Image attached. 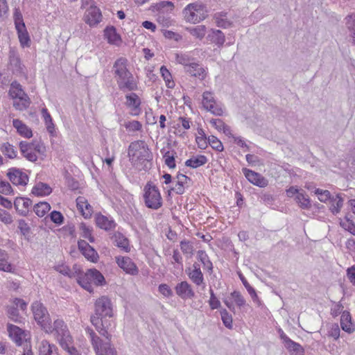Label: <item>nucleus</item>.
<instances>
[{
  "instance_id": "aec40b11",
  "label": "nucleus",
  "mask_w": 355,
  "mask_h": 355,
  "mask_svg": "<svg viewBox=\"0 0 355 355\" xmlns=\"http://www.w3.org/2000/svg\"><path fill=\"white\" fill-rule=\"evenodd\" d=\"M185 71L191 76L198 78L200 80H204L207 76V71L205 69L194 62L191 63V64H189L188 68H185Z\"/></svg>"
},
{
  "instance_id": "6e6552de",
  "label": "nucleus",
  "mask_w": 355,
  "mask_h": 355,
  "mask_svg": "<svg viewBox=\"0 0 355 355\" xmlns=\"http://www.w3.org/2000/svg\"><path fill=\"white\" fill-rule=\"evenodd\" d=\"M92 346L96 355H117L116 351L111 347L110 342L103 343L102 340L96 334L93 329H87Z\"/></svg>"
},
{
  "instance_id": "3c124183",
  "label": "nucleus",
  "mask_w": 355,
  "mask_h": 355,
  "mask_svg": "<svg viewBox=\"0 0 355 355\" xmlns=\"http://www.w3.org/2000/svg\"><path fill=\"white\" fill-rule=\"evenodd\" d=\"M160 73L163 77L166 85L168 88H173L174 87V82L171 80L172 76L169 71L165 66H162L160 68Z\"/></svg>"
},
{
  "instance_id": "79ce46f5",
  "label": "nucleus",
  "mask_w": 355,
  "mask_h": 355,
  "mask_svg": "<svg viewBox=\"0 0 355 355\" xmlns=\"http://www.w3.org/2000/svg\"><path fill=\"white\" fill-rule=\"evenodd\" d=\"M7 313L8 318L15 322L21 323L22 318L19 315L18 309L15 306H7Z\"/></svg>"
},
{
  "instance_id": "338daca9",
  "label": "nucleus",
  "mask_w": 355,
  "mask_h": 355,
  "mask_svg": "<svg viewBox=\"0 0 355 355\" xmlns=\"http://www.w3.org/2000/svg\"><path fill=\"white\" fill-rule=\"evenodd\" d=\"M158 291L164 296L170 297L173 296V291L171 288L166 284H162L158 287Z\"/></svg>"
},
{
  "instance_id": "cd10ccee",
  "label": "nucleus",
  "mask_w": 355,
  "mask_h": 355,
  "mask_svg": "<svg viewBox=\"0 0 355 355\" xmlns=\"http://www.w3.org/2000/svg\"><path fill=\"white\" fill-rule=\"evenodd\" d=\"M104 35L108 42L112 44H118L121 40L120 35L116 33V28L113 26L106 27L104 30Z\"/></svg>"
},
{
  "instance_id": "b1692460",
  "label": "nucleus",
  "mask_w": 355,
  "mask_h": 355,
  "mask_svg": "<svg viewBox=\"0 0 355 355\" xmlns=\"http://www.w3.org/2000/svg\"><path fill=\"white\" fill-rule=\"evenodd\" d=\"M340 326L343 331L349 334L354 331V325L352 322V317L349 311H343L340 317Z\"/></svg>"
},
{
  "instance_id": "2f4dec72",
  "label": "nucleus",
  "mask_w": 355,
  "mask_h": 355,
  "mask_svg": "<svg viewBox=\"0 0 355 355\" xmlns=\"http://www.w3.org/2000/svg\"><path fill=\"white\" fill-rule=\"evenodd\" d=\"M207 162V157L202 155H199L197 156H192L190 159H187L185 162V165L192 168H196L205 165Z\"/></svg>"
},
{
  "instance_id": "a878e982",
  "label": "nucleus",
  "mask_w": 355,
  "mask_h": 355,
  "mask_svg": "<svg viewBox=\"0 0 355 355\" xmlns=\"http://www.w3.org/2000/svg\"><path fill=\"white\" fill-rule=\"evenodd\" d=\"M112 239L114 243H116V245L117 247L121 248L125 252H130V248L129 241L123 234L120 232L114 233L112 236Z\"/></svg>"
},
{
  "instance_id": "7c9ffc66",
  "label": "nucleus",
  "mask_w": 355,
  "mask_h": 355,
  "mask_svg": "<svg viewBox=\"0 0 355 355\" xmlns=\"http://www.w3.org/2000/svg\"><path fill=\"white\" fill-rule=\"evenodd\" d=\"M52 192V189L46 183L38 182L32 189V193L37 196H48Z\"/></svg>"
},
{
  "instance_id": "13d9d810",
  "label": "nucleus",
  "mask_w": 355,
  "mask_h": 355,
  "mask_svg": "<svg viewBox=\"0 0 355 355\" xmlns=\"http://www.w3.org/2000/svg\"><path fill=\"white\" fill-rule=\"evenodd\" d=\"M210 299L209 300V304L210 306L211 309H216L220 307V302L218 300L216 296L215 295L214 291L210 288Z\"/></svg>"
},
{
  "instance_id": "bb28decb",
  "label": "nucleus",
  "mask_w": 355,
  "mask_h": 355,
  "mask_svg": "<svg viewBox=\"0 0 355 355\" xmlns=\"http://www.w3.org/2000/svg\"><path fill=\"white\" fill-rule=\"evenodd\" d=\"M217 26L227 28L232 25V21L228 19L227 13L225 12H216L214 17Z\"/></svg>"
},
{
  "instance_id": "f257e3e1",
  "label": "nucleus",
  "mask_w": 355,
  "mask_h": 355,
  "mask_svg": "<svg viewBox=\"0 0 355 355\" xmlns=\"http://www.w3.org/2000/svg\"><path fill=\"white\" fill-rule=\"evenodd\" d=\"M94 305V314L91 316V322L102 336L110 341L112 335L110 332L113 328L111 300L106 296H102L96 300Z\"/></svg>"
},
{
  "instance_id": "c9c22d12",
  "label": "nucleus",
  "mask_w": 355,
  "mask_h": 355,
  "mask_svg": "<svg viewBox=\"0 0 355 355\" xmlns=\"http://www.w3.org/2000/svg\"><path fill=\"white\" fill-rule=\"evenodd\" d=\"M17 32L18 37L21 45L24 46H28L30 44V37L26 30V26H20V28H16Z\"/></svg>"
},
{
  "instance_id": "412c9836",
  "label": "nucleus",
  "mask_w": 355,
  "mask_h": 355,
  "mask_svg": "<svg viewBox=\"0 0 355 355\" xmlns=\"http://www.w3.org/2000/svg\"><path fill=\"white\" fill-rule=\"evenodd\" d=\"M207 39L211 43L215 44L218 47H221L225 41L224 33L217 29H211L207 36Z\"/></svg>"
},
{
  "instance_id": "ddd939ff",
  "label": "nucleus",
  "mask_w": 355,
  "mask_h": 355,
  "mask_svg": "<svg viewBox=\"0 0 355 355\" xmlns=\"http://www.w3.org/2000/svg\"><path fill=\"white\" fill-rule=\"evenodd\" d=\"M102 19V14L98 8L91 6L85 12V21L90 26L97 25Z\"/></svg>"
},
{
  "instance_id": "09e8293b",
  "label": "nucleus",
  "mask_w": 355,
  "mask_h": 355,
  "mask_svg": "<svg viewBox=\"0 0 355 355\" xmlns=\"http://www.w3.org/2000/svg\"><path fill=\"white\" fill-rule=\"evenodd\" d=\"M221 320L225 327L229 329H232L233 327L232 324V316L230 315L226 309H222L220 311Z\"/></svg>"
},
{
  "instance_id": "a18cd8bd",
  "label": "nucleus",
  "mask_w": 355,
  "mask_h": 355,
  "mask_svg": "<svg viewBox=\"0 0 355 355\" xmlns=\"http://www.w3.org/2000/svg\"><path fill=\"white\" fill-rule=\"evenodd\" d=\"M193 58H191L189 55L185 53H176L175 60L178 63L184 65L186 68L189 67V64L193 62Z\"/></svg>"
},
{
  "instance_id": "39448f33",
  "label": "nucleus",
  "mask_w": 355,
  "mask_h": 355,
  "mask_svg": "<svg viewBox=\"0 0 355 355\" xmlns=\"http://www.w3.org/2000/svg\"><path fill=\"white\" fill-rule=\"evenodd\" d=\"M144 191V202L148 208L157 210L162 206V198L157 186L148 182L145 185Z\"/></svg>"
},
{
  "instance_id": "1a4fd4ad",
  "label": "nucleus",
  "mask_w": 355,
  "mask_h": 355,
  "mask_svg": "<svg viewBox=\"0 0 355 355\" xmlns=\"http://www.w3.org/2000/svg\"><path fill=\"white\" fill-rule=\"evenodd\" d=\"M53 332L56 334L59 343L67 339L69 340L71 337L64 322L60 319L55 320L53 324L51 322V331L46 333L52 334Z\"/></svg>"
},
{
  "instance_id": "e433bc0d",
  "label": "nucleus",
  "mask_w": 355,
  "mask_h": 355,
  "mask_svg": "<svg viewBox=\"0 0 355 355\" xmlns=\"http://www.w3.org/2000/svg\"><path fill=\"white\" fill-rule=\"evenodd\" d=\"M0 150L9 159H14L17 157V150L15 147L8 142H5L1 144Z\"/></svg>"
},
{
  "instance_id": "864d4df0",
  "label": "nucleus",
  "mask_w": 355,
  "mask_h": 355,
  "mask_svg": "<svg viewBox=\"0 0 355 355\" xmlns=\"http://www.w3.org/2000/svg\"><path fill=\"white\" fill-rule=\"evenodd\" d=\"M207 140L208 144H209L213 149L218 152L223 150V144L214 135L209 136Z\"/></svg>"
},
{
  "instance_id": "2eb2a0df",
  "label": "nucleus",
  "mask_w": 355,
  "mask_h": 355,
  "mask_svg": "<svg viewBox=\"0 0 355 355\" xmlns=\"http://www.w3.org/2000/svg\"><path fill=\"white\" fill-rule=\"evenodd\" d=\"M116 263L118 266L126 273L130 274L132 275H135L138 273L137 267L130 257H117Z\"/></svg>"
},
{
  "instance_id": "680f3d73",
  "label": "nucleus",
  "mask_w": 355,
  "mask_h": 355,
  "mask_svg": "<svg viewBox=\"0 0 355 355\" xmlns=\"http://www.w3.org/2000/svg\"><path fill=\"white\" fill-rule=\"evenodd\" d=\"M56 270L59 272L60 273L68 276L69 277H75L76 273L71 272L70 268L67 266H58L55 268Z\"/></svg>"
},
{
  "instance_id": "f3484780",
  "label": "nucleus",
  "mask_w": 355,
  "mask_h": 355,
  "mask_svg": "<svg viewBox=\"0 0 355 355\" xmlns=\"http://www.w3.org/2000/svg\"><path fill=\"white\" fill-rule=\"evenodd\" d=\"M202 104L207 111H222V108L217 105L213 94L209 92H205L202 94Z\"/></svg>"
},
{
  "instance_id": "c85d7f7f",
  "label": "nucleus",
  "mask_w": 355,
  "mask_h": 355,
  "mask_svg": "<svg viewBox=\"0 0 355 355\" xmlns=\"http://www.w3.org/2000/svg\"><path fill=\"white\" fill-rule=\"evenodd\" d=\"M7 330L9 336L17 344L20 345L21 343V336L23 331L21 329L12 324H8Z\"/></svg>"
},
{
  "instance_id": "9d476101",
  "label": "nucleus",
  "mask_w": 355,
  "mask_h": 355,
  "mask_svg": "<svg viewBox=\"0 0 355 355\" xmlns=\"http://www.w3.org/2000/svg\"><path fill=\"white\" fill-rule=\"evenodd\" d=\"M7 176L10 181L15 185L25 186L28 182V175L21 170L17 168H9Z\"/></svg>"
},
{
  "instance_id": "72a5a7b5",
  "label": "nucleus",
  "mask_w": 355,
  "mask_h": 355,
  "mask_svg": "<svg viewBox=\"0 0 355 355\" xmlns=\"http://www.w3.org/2000/svg\"><path fill=\"white\" fill-rule=\"evenodd\" d=\"M88 275L91 277L92 283L96 286L105 284V279L102 273L96 268L88 269Z\"/></svg>"
},
{
  "instance_id": "c03bdc74",
  "label": "nucleus",
  "mask_w": 355,
  "mask_h": 355,
  "mask_svg": "<svg viewBox=\"0 0 355 355\" xmlns=\"http://www.w3.org/2000/svg\"><path fill=\"white\" fill-rule=\"evenodd\" d=\"M295 200L303 209H309L311 207V202L309 197L303 193H298L295 197Z\"/></svg>"
},
{
  "instance_id": "6ab92c4d",
  "label": "nucleus",
  "mask_w": 355,
  "mask_h": 355,
  "mask_svg": "<svg viewBox=\"0 0 355 355\" xmlns=\"http://www.w3.org/2000/svg\"><path fill=\"white\" fill-rule=\"evenodd\" d=\"M32 205V201L29 198H16L14 201V206L17 211L21 216H26L28 213L30 207Z\"/></svg>"
},
{
  "instance_id": "49530a36",
  "label": "nucleus",
  "mask_w": 355,
  "mask_h": 355,
  "mask_svg": "<svg viewBox=\"0 0 355 355\" xmlns=\"http://www.w3.org/2000/svg\"><path fill=\"white\" fill-rule=\"evenodd\" d=\"M73 343V338L72 337L67 339L66 340H64L61 343H60V346L62 348L67 351L70 355H79L78 350L76 347L73 346H71V345Z\"/></svg>"
},
{
  "instance_id": "f03ea898",
  "label": "nucleus",
  "mask_w": 355,
  "mask_h": 355,
  "mask_svg": "<svg viewBox=\"0 0 355 355\" xmlns=\"http://www.w3.org/2000/svg\"><path fill=\"white\" fill-rule=\"evenodd\" d=\"M128 154L130 163L137 170L150 168L153 155L145 141L138 140L130 143Z\"/></svg>"
},
{
  "instance_id": "052dcab7",
  "label": "nucleus",
  "mask_w": 355,
  "mask_h": 355,
  "mask_svg": "<svg viewBox=\"0 0 355 355\" xmlns=\"http://www.w3.org/2000/svg\"><path fill=\"white\" fill-rule=\"evenodd\" d=\"M231 295H232V298L234 300V302L238 306L241 307L245 305V300L241 295L240 292L234 291V292H232L231 293Z\"/></svg>"
},
{
  "instance_id": "a19ab883",
  "label": "nucleus",
  "mask_w": 355,
  "mask_h": 355,
  "mask_svg": "<svg viewBox=\"0 0 355 355\" xmlns=\"http://www.w3.org/2000/svg\"><path fill=\"white\" fill-rule=\"evenodd\" d=\"M51 209L50 205L46 202L37 203L33 208L35 213L39 217H43Z\"/></svg>"
},
{
  "instance_id": "4c0bfd02",
  "label": "nucleus",
  "mask_w": 355,
  "mask_h": 355,
  "mask_svg": "<svg viewBox=\"0 0 355 355\" xmlns=\"http://www.w3.org/2000/svg\"><path fill=\"white\" fill-rule=\"evenodd\" d=\"M206 26L198 25L194 27H187L186 30L193 36L202 40L206 34Z\"/></svg>"
},
{
  "instance_id": "de8ad7c7",
  "label": "nucleus",
  "mask_w": 355,
  "mask_h": 355,
  "mask_svg": "<svg viewBox=\"0 0 355 355\" xmlns=\"http://www.w3.org/2000/svg\"><path fill=\"white\" fill-rule=\"evenodd\" d=\"M340 225L345 230L352 235H355V224L348 216H346L345 219L340 222Z\"/></svg>"
},
{
  "instance_id": "ea45409f",
  "label": "nucleus",
  "mask_w": 355,
  "mask_h": 355,
  "mask_svg": "<svg viewBox=\"0 0 355 355\" xmlns=\"http://www.w3.org/2000/svg\"><path fill=\"white\" fill-rule=\"evenodd\" d=\"M198 259L202 263L203 267L209 272H212L213 265L207 254L203 250L198 251Z\"/></svg>"
},
{
  "instance_id": "a211bd4d",
  "label": "nucleus",
  "mask_w": 355,
  "mask_h": 355,
  "mask_svg": "<svg viewBox=\"0 0 355 355\" xmlns=\"http://www.w3.org/2000/svg\"><path fill=\"white\" fill-rule=\"evenodd\" d=\"M75 273V277H76L77 282L79 285L89 293H92L94 288L91 281V277L88 275V270L85 273H83L80 270H78V271L76 270Z\"/></svg>"
},
{
  "instance_id": "4be33fe9",
  "label": "nucleus",
  "mask_w": 355,
  "mask_h": 355,
  "mask_svg": "<svg viewBox=\"0 0 355 355\" xmlns=\"http://www.w3.org/2000/svg\"><path fill=\"white\" fill-rule=\"evenodd\" d=\"M19 149L22 155L26 157L28 161L35 162L37 159V156L33 152L31 143L22 141L19 143Z\"/></svg>"
},
{
  "instance_id": "c756f323",
  "label": "nucleus",
  "mask_w": 355,
  "mask_h": 355,
  "mask_svg": "<svg viewBox=\"0 0 355 355\" xmlns=\"http://www.w3.org/2000/svg\"><path fill=\"white\" fill-rule=\"evenodd\" d=\"M13 126L17 129V132L25 138H31L33 136L32 130L19 119H13Z\"/></svg>"
},
{
  "instance_id": "20e7f679",
  "label": "nucleus",
  "mask_w": 355,
  "mask_h": 355,
  "mask_svg": "<svg viewBox=\"0 0 355 355\" xmlns=\"http://www.w3.org/2000/svg\"><path fill=\"white\" fill-rule=\"evenodd\" d=\"M9 95L13 100V106L16 110L22 111L29 106L30 98L17 81H13L11 83Z\"/></svg>"
},
{
  "instance_id": "f704fd0d",
  "label": "nucleus",
  "mask_w": 355,
  "mask_h": 355,
  "mask_svg": "<svg viewBox=\"0 0 355 355\" xmlns=\"http://www.w3.org/2000/svg\"><path fill=\"white\" fill-rule=\"evenodd\" d=\"M186 273L191 281L196 286H201L204 284V277L201 270H186Z\"/></svg>"
},
{
  "instance_id": "4d7b16f0",
  "label": "nucleus",
  "mask_w": 355,
  "mask_h": 355,
  "mask_svg": "<svg viewBox=\"0 0 355 355\" xmlns=\"http://www.w3.org/2000/svg\"><path fill=\"white\" fill-rule=\"evenodd\" d=\"M13 190L10 183L3 180L2 176L0 175V193L4 195H10L12 193Z\"/></svg>"
},
{
  "instance_id": "5fc2aeb1",
  "label": "nucleus",
  "mask_w": 355,
  "mask_h": 355,
  "mask_svg": "<svg viewBox=\"0 0 355 355\" xmlns=\"http://www.w3.org/2000/svg\"><path fill=\"white\" fill-rule=\"evenodd\" d=\"M84 257L89 261L96 263L98 261V255L96 251L91 246L87 250L82 252Z\"/></svg>"
},
{
  "instance_id": "774afa93",
  "label": "nucleus",
  "mask_w": 355,
  "mask_h": 355,
  "mask_svg": "<svg viewBox=\"0 0 355 355\" xmlns=\"http://www.w3.org/2000/svg\"><path fill=\"white\" fill-rule=\"evenodd\" d=\"M347 276L349 282L355 286V265L347 268Z\"/></svg>"
},
{
  "instance_id": "69168bd1",
  "label": "nucleus",
  "mask_w": 355,
  "mask_h": 355,
  "mask_svg": "<svg viewBox=\"0 0 355 355\" xmlns=\"http://www.w3.org/2000/svg\"><path fill=\"white\" fill-rule=\"evenodd\" d=\"M8 10L7 0H0V19L7 17Z\"/></svg>"
},
{
  "instance_id": "e2e57ef3",
  "label": "nucleus",
  "mask_w": 355,
  "mask_h": 355,
  "mask_svg": "<svg viewBox=\"0 0 355 355\" xmlns=\"http://www.w3.org/2000/svg\"><path fill=\"white\" fill-rule=\"evenodd\" d=\"M51 220L58 225H61L64 221V217L62 214L58 211H53L50 214Z\"/></svg>"
},
{
  "instance_id": "58836bf2",
  "label": "nucleus",
  "mask_w": 355,
  "mask_h": 355,
  "mask_svg": "<svg viewBox=\"0 0 355 355\" xmlns=\"http://www.w3.org/2000/svg\"><path fill=\"white\" fill-rule=\"evenodd\" d=\"M346 26L350 33L349 35L352 37L353 44L355 45V15L351 14L345 17Z\"/></svg>"
},
{
  "instance_id": "37998d69",
  "label": "nucleus",
  "mask_w": 355,
  "mask_h": 355,
  "mask_svg": "<svg viewBox=\"0 0 355 355\" xmlns=\"http://www.w3.org/2000/svg\"><path fill=\"white\" fill-rule=\"evenodd\" d=\"M42 113L48 132L50 134L51 136L55 137L56 135L55 125L53 123V120L49 112Z\"/></svg>"
},
{
  "instance_id": "603ef678",
  "label": "nucleus",
  "mask_w": 355,
  "mask_h": 355,
  "mask_svg": "<svg viewBox=\"0 0 355 355\" xmlns=\"http://www.w3.org/2000/svg\"><path fill=\"white\" fill-rule=\"evenodd\" d=\"M240 279L248 291L249 295L251 296L252 299L254 302H259L258 296L257 295V293L255 290L250 285V284L248 282V281L245 279V278L242 275H239Z\"/></svg>"
},
{
  "instance_id": "473e14b6",
  "label": "nucleus",
  "mask_w": 355,
  "mask_h": 355,
  "mask_svg": "<svg viewBox=\"0 0 355 355\" xmlns=\"http://www.w3.org/2000/svg\"><path fill=\"white\" fill-rule=\"evenodd\" d=\"M343 206V198L341 194H337L335 197H332L330 201L329 210L334 215L338 214Z\"/></svg>"
},
{
  "instance_id": "f8f14e48",
  "label": "nucleus",
  "mask_w": 355,
  "mask_h": 355,
  "mask_svg": "<svg viewBox=\"0 0 355 355\" xmlns=\"http://www.w3.org/2000/svg\"><path fill=\"white\" fill-rule=\"evenodd\" d=\"M175 290L176 294L182 300L192 299L195 297L191 285L186 281L177 284Z\"/></svg>"
},
{
  "instance_id": "0eeeda50",
  "label": "nucleus",
  "mask_w": 355,
  "mask_h": 355,
  "mask_svg": "<svg viewBox=\"0 0 355 355\" xmlns=\"http://www.w3.org/2000/svg\"><path fill=\"white\" fill-rule=\"evenodd\" d=\"M184 19L191 23H197L205 19V6L200 3H189L183 10Z\"/></svg>"
},
{
  "instance_id": "393cba45",
  "label": "nucleus",
  "mask_w": 355,
  "mask_h": 355,
  "mask_svg": "<svg viewBox=\"0 0 355 355\" xmlns=\"http://www.w3.org/2000/svg\"><path fill=\"white\" fill-rule=\"evenodd\" d=\"M96 223L98 227L105 230H110L116 225L113 220H110L101 214L96 215Z\"/></svg>"
},
{
  "instance_id": "6e6d98bb",
  "label": "nucleus",
  "mask_w": 355,
  "mask_h": 355,
  "mask_svg": "<svg viewBox=\"0 0 355 355\" xmlns=\"http://www.w3.org/2000/svg\"><path fill=\"white\" fill-rule=\"evenodd\" d=\"M13 19L15 28H20L21 26H26L24 22L22 14L19 8H15L14 9Z\"/></svg>"
},
{
  "instance_id": "dca6fc26",
  "label": "nucleus",
  "mask_w": 355,
  "mask_h": 355,
  "mask_svg": "<svg viewBox=\"0 0 355 355\" xmlns=\"http://www.w3.org/2000/svg\"><path fill=\"white\" fill-rule=\"evenodd\" d=\"M176 179L177 183L175 187L172 188L171 190L174 191L178 195H182L184 193L185 188L190 186L191 179L182 173H178L176 175Z\"/></svg>"
},
{
  "instance_id": "5701e85b",
  "label": "nucleus",
  "mask_w": 355,
  "mask_h": 355,
  "mask_svg": "<svg viewBox=\"0 0 355 355\" xmlns=\"http://www.w3.org/2000/svg\"><path fill=\"white\" fill-rule=\"evenodd\" d=\"M58 349L54 344L43 340L39 346V355H59Z\"/></svg>"
},
{
  "instance_id": "7ed1b4c3",
  "label": "nucleus",
  "mask_w": 355,
  "mask_h": 355,
  "mask_svg": "<svg viewBox=\"0 0 355 355\" xmlns=\"http://www.w3.org/2000/svg\"><path fill=\"white\" fill-rule=\"evenodd\" d=\"M127 66L128 60L126 58H120L117 59L113 65L114 73L121 89L133 91L137 89V85Z\"/></svg>"
},
{
  "instance_id": "0e129e2a",
  "label": "nucleus",
  "mask_w": 355,
  "mask_h": 355,
  "mask_svg": "<svg viewBox=\"0 0 355 355\" xmlns=\"http://www.w3.org/2000/svg\"><path fill=\"white\" fill-rule=\"evenodd\" d=\"M18 228L20 230L21 234L24 236H27L30 232V227L28 225L23 219L18 220Z\"/></svg>"
},
{
  "instance_id": "8fccbe9b",
  "label": "nucleus",
  "mask_w": 355,
  "mask_h": 355,
  "mask_svg": "<svg viewBox=\"0 0 355 355\" xmlns=\"http://www.w3.org/2000/svg\"><path fill=\"white\" fill-rule=\"evenodd\" d=\"M140 103V98L136 94L131 93L128 95H126V104L129 107L136 109L139 106Z\"/></svg>"
},
{
  "instance_id": "423d86ee",
  "label": "nucleus",
  "mask_w": 355,
  "mask_h": 355,
  "mask_svg": "<svg viewBox=\"0 0 355 355\" xmlns=\"http://www.w3.org/2000/svg\"><path fill=\"white\" fill-rule=\"evenodd\" d=\"M32 311L34 319L40 327L45 331H51V318L46 308L40 302L32 304Z\"/></svg>"
},
{
  "instance_id": "9b49d317",
  "label": "nucleus",
  "mask_w": 355,
  "mask_h": 355,
  "mask_svg": "<svg viewBox=\"0 0 355 355\" xmlns=\"http://www.w3.org/2000/svg\"><path fill=\"white\" fill-rule=\"evenodd\" d=\"M9 67L16 75L24 73V65L21 64L17 52L10 49L9 51Z\"/></svg>"
},
{
  "instance_id": "4468645a",
  "label": "nucleus",
  "mask_w": 355,
  "mask_h": 355,
  "mask_svg": "<svg viewBox=\"0 0 355 355\" xmlns=\"http://www.w3.org/2000/svg\"><path fill=\"white\" fill-rule=\"evenodd\" d=\"M244 174L249 182L259 187H265L268 185V180L261 174L250 169L245 168Z\"/></svg>"
},
{
  "instance_id": "bf43d9fd",
  "label": "nucleus",
  "mask_w": 355,
  "mask_h": 355,
  "mask_svg": "<svg viewBox=\"0 0 355 355\" xmlns=\"http://www.w3.org/2000/svg\"><path fill=\"white\" fill-rule=\"evenodd\" d=\"M8 256L0 257V270L4 272H13L12 266L7 261Z\"/></svg>"
}]
</instances>
